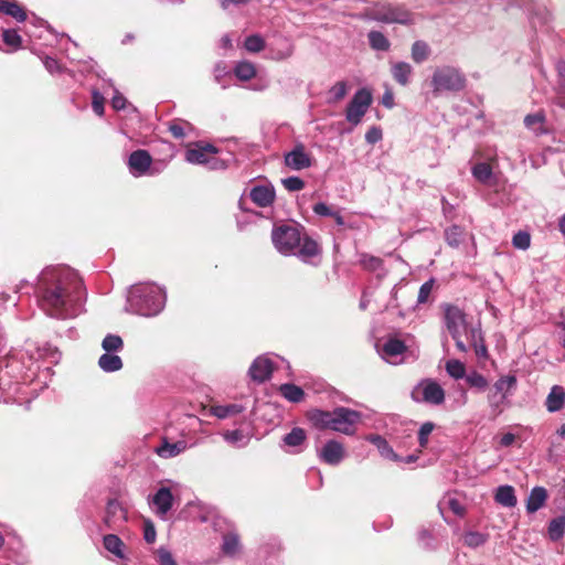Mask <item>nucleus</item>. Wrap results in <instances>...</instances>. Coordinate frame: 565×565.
Segmentation results:
<instances>
[{"label":"nucleus","mask_w":565,"mask_h":565,"mask_svg":"<svg viewBox=\"0 0 565 565\" xmlns=\"http://www.w3.org/2000/svg\"><path fill=\"white\" fill-rule=\"evenodd\" d=\"M391 74L394 81L401 86H407L411 83L413 75V66L403 61L391 62Z\"/></svg>","instance_id":"20"},{"label":"nucleus","mask_w":565,"mask_h":565,"mask_svg":"<svg viewBox=\"0 0 565 565\" xmlns=\"http://www.w3.org/2000/svg\"><path fill=\"white\" fill-rule=\"evenodd\" d=\"M279 392L287 401L292 403H299L305 397L302 388L295 384H282L279 387Z\"/></svg>","instance_id":"32"},{"label":"nucleus","mask_w":565,"mask_h":565,"mask_svg":"<svg viewBox=\"0 0 565 565\" xmlns=\"http://www.w3.org/2000/svg\"><path fill=\"white\" fill-rule=\"evenodd\" d=\"M3 42L10 50H18L21 46V36L15 30H4L2 33Z\"/></svg>","instance_id":"49"},{"label":"nucleus","mask_w":565,"mask_h":565,"mask_svg":"<svg viewBox=\"0 0 565 565\" xmlns=\"http://www.w3.org/2000/svg\"><path fill=\"white\" fill-rule=\"evenodd\" d=\"M275 189L271 184H258L250 189L249 198L259 207L270 206L275 201Z\"/></svg>","instance_id":"16"},{"label":"nucleus","mask_w":565,"mask_h":565,"mask_svg":"<svg viewBox=\"0 0 565 565\" xmlns=\"http://www.w3.org/2000/svg\"><path fill=\"white\" fill-rule=\"evenodd\" d=\"M348 94V85L345 82L340 81L337 82L330 89H329V99L328 103H338L342 100L345 95Z\"/></svg>","instance_id":"46"},{"label":"nucleus","mask_w":565,"mask_h":565,"mask_svg":"<svg viewBox=\"0 0 565 565\" xmlns=\"http://www.w3.org/2000/svg\"><path fill=\"white\" fill-rule=\"evenodd\" d=\"M369 42L371 47L376 51H387L390 49V42L386 36L377 31L369 33Z\"/></svg>","instance_id":"42"},{"label":"nucleus","mask_w":565,"mask_h":565,"mask_svg":"<svg viewBox=\"0 0 565 565\" xmlns=\"http://www.w3.org/2000/svg\"><path fill=\"white\" fill-rule=\"evenodd\" d=\"M319 458L331 466L339 465L345 457V450L342 444L335 440H329L319 451Z\"/></svg>","instance_id":"15"},{"label":"nucleus","mask_w":565,"mask_h":565,"mask_svg":"<svg viewBox=\"0 0 565 565\" xmlns=\"http://www.w3.org/2000/svg\"><path fill=\"white\" fill-rule=\"evenodd\" d=\"M472 175L479 182L487 184L490 182V179L492 178V169L488 163L480 162L472 168Z\"/></svg>","instance_id":"39"},{"label":"nucleus","mask_w":565,"mask_h":565,"mask_svg":"<svg viewBox=\"0 0 565 565\" xmlns=\"http://www.w3.org/2000/svg\"><path fill=\"white\" fill-rule=\"evenodd\" d=\"M466 86V77L462 72L454 66L437 67L431 76V87L435 95L445 92H459Z\"/></svg>","instance_id":"6"},{"label":"nucleus","mask_w":565,"mask_h":565,"mask_svg":"<svg viewBox=\"0 0 565 565\" xmlns=\"http://www.w3.org/2000/svg\"><path fill=\"white\" fill-rule=\"evenodd\" d=\"M494 500L497 503L505 508H513L516 505L515 491L512 486H500L495 490Z\"/></svg>","instance_id":"24"},{"label":"nucleus","mask_w":565,"mask_h":565,"mask_svg":"<svg viewBox=\"0 0 565 565\" xmlns=\"http://www.w3.org/2000/svg\"><path fill=\"white\" fill-rule=\"evenodd\" d=\"M244 46L248 52L257 53L264 49L265 42L259 35H249L246 38Z\"/></svg>","instance_id":"51"},{"label":"nucleus","mask_w":565,"mask_h":565,"mask_svg":"<svg viewBox=\"0 0 565 565\" xmlns=\"http://www.w3.org/2000/svg\"><path fill=\"white\" fill-rule=\"evenodd\" d=\"M281 183L290 192L300 191L305 188V182L299 177H288L282 179Z\"/></svg>","instance_id":"53"},{"label":"nucleus","mask_w":565,"mask_h":565,"mask_svg":"<svg viewBox=\"0 0 565 565\" xmlns=\"http://www.w3.org/2000/svg\"><path fill=\"white\" fill-rule=\"evenodd\" d=\"M488 540V535L477 531H469L463 535V543L469 547H479Z\"/></svg>","instance_id":"45"},{"label":"nucleus","mask_w":565,"mask_h":565,"mask_svg":"<svg viewBox=\"0 0 565 565\" xmlns=\"http://www.w3.org/2000/svg\"><path fill=\"white\" fill-rule=\"evenodd\" d=\"M518 380L515 375L508 374L500 376L494 384L492 385L491 390L495 392L497 394L504 396L507 401H509V397L514 393L516 390Z\"/></svg>","instance_id":"21"},{"label":"nucleus","mask_w":565,"mask_h":565,"mask_svg":"<svg viewBox=\"0 0 565 565\" xmlns=\"http://www.w3.org/2000/svg\"><path fill=\"white\" fill-rule=\"evenodd\" d=\"M383 138L382 129L379 126H372L365 134V141L370 145H375Z\"/></svg>","instance_id":"55"},{"label":"nucleus","mask_w":565,"mask_h":565,"mask_svg":"<svg viewBox=\"0 0 565 565\" xmlns=\"http://www.w3.org/2000/svg\"><path fill=\"white\" fill-rule=\"evenodd\" d=\"M309 419L320 429H332L352 435L356 424L361 420V414L347 407H338L332 412L315 409L309 414Z\"/></svg>","instance_id":"3"},{"label":"nucleus","mask_w":565,"mask_h":565,"mask_svg":"<svg viewBox=\"0 0 565 565\" xmlns=\"http://www.w3.org/2000/svg\"><path fill=\"white\" fill-rule=\"evenodd\" d=\"M434 430V424L430 422L424 423L418 431V441L420 447H426L428 443V437Z\"/></svg>","instance_id":"54"},{"label":"nucleus","mask_w":565,"mask_h":565,"mask_svg":"<svg viewBox=\"0 0 565 565\" xmlns=\"http://www.w3.org/2000/svg\"><path fill=\"white\" fill-rule=\"evenodd\" d=\"M98 365L105 372H116L122 367V361L116 354L105 353L99 358Z\"/></svg>","instance_id":"29"},{"label":"nucleus","mask_w":565,"mask_h":565,"mask_svg":"<svg viewBox=\"0 0 565 565\" xmlns=\"http://www.w3.org/2000/svg\"><path fill=\"white\" fill-rule=\"evenodd\" d=\"M430 49L424 41H416L412 45V58L416 63H423L429 56Z\"/></svg>","instance_id":"38"},{"label":"nucleus","mask_w":565,"mask_h":565,"mask_svg":"<svg viewBox=\"0 0 565 565\" xmlns=\"http://www.w3.org/2000/svg\"><path fill=\"white\" fill-rule=\"evenodd\" d=\"M173 494L170 488L161 487L151 498L150 505L158 516L164 519L173 505Z\"/></svg>","instance_id":"14"},{"label":"nucleus","mask_w":565,"mask_h":565,"mask_svg":"<svg viewBox=\"0 0 565 565\" xmlns=\"http://www.w3.org/2000/svg\"><path fill=\"white\" fill-rule=\"evenodd\" d=\"M92 106H93V110L97 115L102 116L104 114V97L97 90L93 92V103H92Z\"/></svg>","instance_id":"58"},{"label":"nucleus","mask_w":565,"mask_h":565,"mask_svg":"<svg viewBox=\"0 0 565 565\" xmlns=\"http://www.w3.org/2000/svg\"><path fill=\"white\" fill-rule=\"evenodd\" d=\"M284 162L289 169L300 171L312 166V157L303 143H297L289 152L285 153Z\"/></svg>","instance_id":"11"},{"label":"nucleus","mask_w":565,"mask_h":565,"mask_svg":"<svg viewBox=\"0 0 565 565\" xmlns=\"http://www.w3.org/2000/svg\"><path fill=\"white\" fill-rule=\"evenodd\" d=\"M282 440L284 445L290 448V452L299 454L303 450V447L306 445L307 434L305 429L300 427H295L291 429L290 433L285 435Z\"/></svg>","instance_id":"18"},{"label":"nucleus","mask_w":565,"mask_h":565,"mask_svg":"<svg viewBox=\"0 0 565 565\" xmlns=\"http://www.w3.org/2000/svg\"><path fill=\"white\" fill-rule=\"evenodd\" d=\"M488 404L491 411V414L497 417L504 411V407L509 405V401L505 399L504 396H501L493 392L491 388L487 396Z\"/></svg>","instance_id":"30"},{"label":"nucleus","mask_w":565,"mask_h":565,"mask_svg":"<svg viewBox=\"0 0 565 565\" xmlns=\"http://www.w3.org/2000/svg\"><path fill=\"white\" fill-rule=\"evenodd\" d=\"M102 347L106 353L118 352L124 348V342L119 335L107 334L102 342Z\"/></svg>","instance_id":"44"},{"label":"nucleus","mask_w":565,"mask_h":565,"mask_svg":"<svg viewBox=\"0 0 565 565\" xmlns=\"http://www.w3.org/2000/svg\"><path fill=\"white\" fill-rule=\"evenodd\" d=\"M445 238L449 246L458 247L463 238V230L458 225H452L445 231Z\"/></svg>","instance_id":"40"},{"label":"nucleus","mask_w":565,"mask_h":565,"mask_svg":"<svg viewBox=\"0 0 565 565\" xmlns=\"http://www.w3.org/2000/svg\"><path fill=\"white\" fill-rule=\"evenodd\" d=\"M234 74L241 81H249L256 75V68L253 63L243 61L236 64Z\"/></svg>","instance_id":"37"},{"label":"nucleus","mask_w":565,"mask_h":565,"mask_svg":"<svg viewBox=\"0 0 565 565\" xmlns=\"http://www.w3.org/2000/svg\"><path fill=\"white\" fill-rule=\"evenodd\" d=\"M548 537L552 541L561 540L565 534V516H557L548 523L547 527Z\"/></svg>","instance_id":"34"},{"label":"nucleus","mask_w":565,"mask_h":565,"mask_svg":"<svg viewBox=\"0 0 565 565\" xmlns=\"http://www.w3.org/2000/svg\"><path fill=\"white\" fill-rule=\"evenodd\" d=\"M467 339L473 347L476 355L479 359L484 360L488 358V350L480 328H470V335Z\"/></svg>","instance_id":"25"},{"label":"nucleus","mask_w":565,"mask_h":565,"mask_svg":"<svg viewBox=\"0 0 565 565\" xmlns=\"http://www.w3.org/2000/svg\"><path fill=\"white\" fill-rule=\"evenodd\" d=\"M0 12L22 22L26 19V13L15 0H0Z\"/></svg>","instance_id":"26"},{"label":"nucleus","mask_w":565,"mask_h":565,"mask_svg":"<svg viewBox=\"0 0 565 565\" xmlns=\"http://www.w3.org/2000/svg\"><path fill=\"white\" fill-rule=\"evenodd\" d=\"M374 19L386 23L407 24L414 21L412 14L402 7L391 4L377 6L373 11Z\"/></svg>","instance_id":"9"},{"label":"nucleus","mask_w":565,"mask_h":565,"mask_svg":"<svg viewBox=\"0 0 565 565\" xmlns=\"http://www.w3.org/2000/svg\"><path fill=\"white\" fill-rule=\"evenodd\" d=\"M512 244L515 248L526 250L531 246V235L526 231H519L512 238Z\"/></svg>","instance_id":"50"},{"label":"nucleus","mask_w":565,"mask_h":565,"mask_svg":"<svg viewBox=\"0 0 565 565\" xmlns=\"http://www.w3.org/2000/svg\"><path fill=\"white\" fill-rule=\"evenodd\" d=\"M545 122V115L543 111H537L535 114H529L524 118V125L527 129L532 130L536 135L545 134V129L543 127Z\"/></svg>","instance_id":"28"},{"label":"nucleus","mask_w":565,"mask_h":565,"mask_svg":"<svg viewBox=\"0 0 565 565\" xmlns=\"http://www.w3.org/2000/svg\"><path fill=\"white\" fill-rule=\"evenodd\" d=\"M243 412V407L237 404L215 405L211 407V414L220 419H224Z\"/></svg>","instance_id":"31"},{"label":"nucleus","mask_w":565,"mask_h":565,"mask_svg":"<svg viewBox=\"0 0 565 565\" xmlns=\"http://www.w3.org/2000/svg\"><path fill=\"white\" fill-rule=\"evenodd\" d=\"M369 439L372 444H374L377 447L382 456L386 458L395 457L393 449L390 447V445L383 437L379 435H372L369 437Z\"/></svg>","instance_id":"48"},{"label":"nucleus","mask_w":565,"mask_h":565,"mask_svg":"<svg viewBox=\"0 0 565 565\" xmlns=\"http://www.w3.org/2000/svg\"><path fill=\"white\" fill-rule=\"evenodd\" d=\"M185 126H190L188 122L172 121L169 125V131L175 138H182L185 136Z\"/></svg>","instance_id":"56"},{"label":"nucleus","mask_w":565,"mask_h":565,"mask_svg":"<svg viewBox=\"0 0 565 565\" xmlns=\"http://www.w3.org/2000/svg\"><path fill=\"white\" fill-rule=\"evenodd\" d=\"M43 63H44L45 68H46L50 73H55V72H57V71H58V68H60V67H58V63H57V61H56L55 58H53V57H49V56H47V57H45V58H44V61H43Z\"/></svg>","instance_id":"64"},{"label":"nucleus","mask_w":565,"mask_h":565,"mask_svg":"<svg viewBox=\"0 0 565 565\" xmlns=\"http://www.w3.org/2000/svg\"><path fill=\"white\" fill-rule=\"evenodd\" d=\"M18 384H19L18 381L12 382L10 380L9 371L0 370V390L3 391L8 395V397L4 398V402H9L11 399V392L17 391L15 386Z\"/></svg>","instance_id":"43"},{"label":"nucleus","mask_w":565,"mask_h":565,"mask_svg":"<svg viewBox=\"0 0 565 565\" xmlns=\"http://www.w3.org/2000/svg\"><path fill=\"white\" fill-rule=\"evenodd\" d=\"M36 295L40 308L50 317L70 319L78 316L85 289L78 274L70 267H46L39 276Z\"/></svg>","instance_id":"1"},{"label":"nucleus","mask_w":565,"mask_h":565,"mask_svg":"<svg viewBox=\"0 0 565 565\" xmlns=\"http://www.w3.org/2000/svg\"><path fill=\"white\" fill-rule=\"evenodd\" d=\"M292 54V46L287 43L284 50L273 53V57L276 60H285Z\"/></svg>","instance_id":"63"},{"label":"nucleus","mask_w":565,"mask_h":565,"mask_svg":"<svg viewBox=\"0 0 565 565\" xmlns=\"http://www.w3.org/2000/svg\"><path fill=\"white\" fill-rule=\"evenodd\" d=\"M313 212L320 216H332L334 211L326 203L320 202L313 206Z\"/></svg>","instance_id":"60"},{"label":"nucleus","mask_w":565,"mask_h":565,"mask_svg":"<svg viewBox=\"0 0 565 565\" xmlns=\"http://www.w3.org/2000/svg\"><path fill=\"white\" fill-rule=\"evenodd\" d=\"M111 106L116 110H121L126 106V98L121 94H119L117 90L115 92V95L111 98Z\"/></svg>","instance_id":"62"},{"label":"nucleus","mask_w":565,"mask_h":565,"mask_svg":"<svg viewBox=\"0 0 565 565\" xmlns=\"http://www.w3.org/2000/svg\"><path fill=\"white\" fill-rule=\"evenodd\" d=\"M216 153L217 149L210 143H195L193 147L188 148L185 152V160L192 164H206L211 169H216Z\"/></svg>","instance_id":"8"},{"label":"nucleus","mask_w":565,"mask_h":565,"mask_svg":"<svg viewBox=\"0 0 565 565\" xmlns=\"http://www.w3.org/2000/svg\"><path fill=\"white\" fill-rule=\"evenodd\" d=\"M273 370V361L268 356H258L252 363L248 372L254 381L263 383L270 377Z\"/></svg>","instance_id":"17"},{"label":"nucleus","mask_w":565,"mask_h":565,"mask_svg":"<svg viewBox=\"0 0 565 565\" xmlns=\"http://www.w3.org/2000/svg\"><path fill=\"white\" fill-rule=\"evenodd\" d=\"M434 284H435V279L430 278L429 280H427L426 282H424L420 286L419 291H418V297H417V303L422 305V303H426L428 301L430 294L433 291V288H434Z\"/></svg>","instance_id":"52"},{"label":"nucleus","mask_w":565,"mask_h":565,"mask_svg":"<svg viewBox=\"0 0 565 565\" xmlns=\"http://www.w3.org/2000/svg\"><path fill=\"white\" fill-rule=\"evenodd\" d=\"M156 536H157V533H156V529L153 526V524L149 521L145 522V527H143V539L147 543H153L156 541Z\"/></svg>","instance_id":"59"},{"label":"nucleus","mask_w":565,"mask_h":565,"mask_svg":"<svg viewBox=\"0 0 565 565\" xmlns=\"http://www.w3.org/2000/svg\"><path fill=\"white\" fill-rule=\"evenodd\" d=\"M104 547L118 558H125V544L115 534H107L103 539Z\"/></svg>","instance_id":"27"},{"label":"nucleus","mask_w":565,"mask_h":565,"mask_svg":"<svg viewBox=\"0 0 565 565\" xmlns=\"http://www.w3.org/2000/svg\"><path fill=\"white\" fill-rule=\"evenodd\" d=\"M382 105L386 108H393L394 103V94L393 90L390 87H386V90L384 92L381 100Z\"/></svg>","instance_id":"61"},{"label":"nucleus","mask_w":565,"mask_h":565,"mask_svg":"<svg viewBox=\"0 0 565 565\" xmlns=\"http://www.w3.org/2000/svg\"><path fill=\"white\" fill-rule=\"evenodd\" d=\"M275 248L282 255H297L303 262H310L320 254L321 249L316 241L301 234L300 230L291 225L275 227L271 232Z\"/></svg>","instance_id":"2"},{"label":"nucleus","mask_w":565,"mask_h":565,"mask_svg":"<svg viewBox=\"0 0 565 565\" xmlns=\"http://www.w3.org/2000/svg\"><path fill=\"white\" fill-rule=\"evenodd\" d=\"M548 498L547 491L543 487H534L526 499V512L532 514L543 508Z\"/></svg>","instance_id":"22"},{"label":"nucleus","mask_w":565,"mask_h":565,"mask_svg":"<svg viewBox=\"0 0 565 565\" xmlns=\"http://www.w3.org/2000/svg\"><path fill=\"white\" fill-rule=\"evenodd\" d=\"M565 403V390L559 385H554L548 393L545 406L548 412L555 413L563 408Z\"/></svg>","instance_id":"23"},{"label":"nucleus","mask_w":565,"mask_h":565,"mask_svg":"<svg viewBox=\"0 0 565 565\" xmlns=\"http://www.w3.org/2000/svg\"><path fill=\"white\" fill-rule=\"evenodd\" d=\"M466 382L471 386L482 392L488 387V380L481 373L471 372L466 375Z\"/></svg>","instance_id":"47"},{"label":"nucleus","mask_w":565,"mask_h":565,"mask_svg":"<svg viewBox=\"0 0 565 565\" xmlns=\"http://www.w3.org/2000/svg\"><path fill=\"white\" fill-rule=\"evenodd\" d=\"M186 447L188 444L184 440L170 443L167 438H163L161 444L156 447L154 452L161 458L169 459L182 454Z\"/></svg>","instance_id":"19"},{"label":"nucleus","mask_w":565,"mask_h":565,"mask_svg":"<svg viewBox=\"0 0 565 565\" xmlns=\"http://www.w3.org/2000/svg\"><path fill=\"white\" fill-rule=\"evenodd\" d=\"M359 265L367 271H377L383 269V260L380 257L361 253L359 255Z\"/></svg>","instance_id":"33"},{"label":"nucleus","mask_w":565,"mask_h":565,"mask_svg":"<svg viewBox=\"0 0 565 565\" xmlns=\"http://www.w3.org/2000/svg\"><path fill=\"white\" fill-rule=\"evenodd\" d=\"M372 100V94L367 88L358 89L347 106V120L351 125L358 126L362 121V118L366 114L367 109L370 108Z\"/></svg>","instance_id":"7"},{"label":"nucleus","mask_w":565,"mask_h":565,"mask_svg":"<svg viewBox=\"0 0 565 565\" xmlns=\"http://www.w3.org/2000/svg\"><path fill=\"white\" fill-rule=\"evenodd\" d=\"M158 565H178L171 553L161 547L158 550Z\"/></svg>","instance_id":"57"},{"label":"nucleus","mask_w":565,"mask_h":565,"mask_svg":"<svg viewBox=\"0 0 565 565\" xmlns=\"http://www.w3.org/2000/svg\"><path fill=\"white\" fill-rule=\"evenodd\" d=\"M128 301L136 313L143 317H152L163 309L166 295L154 284H139L130 289Z\"/></svg>","instance_id":"4"},{"label":"nucleus","mask_w":565,"mask_h":565,"mask_svg":"<svg viewBox=\"0 0 565 565\" xmlns=\"http://www.w3.org/2000/svg\"><path fill=\"white\" fill-rule=\"evenodd\" d=\"M444 311V323L447 331L450 333L454 339L457 349L460 352H467L468 347L462 340V335L467 338L470 335V328H475L473 326H469L467 321V315L462 309L458 306L451 303H444L441 306Z\"/></svg>","instance_id":"5"},{"label":"nucleus","mask_w":565,"mask_h":565,"mask_svg":"<svg viewBox=\"0 0 565 565\" xmlns=\"http://www.w3.org/2000/svg\"><path fill=\"white\" fill-rule=\"evenodd\" d=\"M446 509L450 510L458 516H462L465 514V507L452 495H447L439 502L440 512L444 513Z\"/></svg>","instance_id":"35"},{"label":"nucleus","mask_w":565,"mask_h":565,"mask_svg":"<svg viewBox=\"0 0 565 565\" xmlns=\"http://www.w3.org/2000/svg\"><path fill=\"white\" fill-rule=\"evenodd\" d=\"M418 394L422 395V401L434 405H439L445 399L443 387L434 381L423 382L413 393L415 399H419Z\"/></svg>","instance_id":"13"},{"label":"nucleus","mask_w":565,"mask_h":565,"mask_svg":"<svg viewBox=\"0 0 565 565\" xmlns=\"http://www.w3.org/2000/svg\"><path fill=\"white\" fill-rule=\"evenodd\" d=\"M151 163L152 158L150 153L142 149L132 151L127 162L129 172L136 178L146 174H152L153 172L151 171Z\"/></svg>","instance_id":"12"},{"label":"nucleus","mask_w":565,"mask_h":565,"mask_svg":"<svg viewBox=\"0 0 565 565\" xmlns=\"http://www.w3.org/2000/svg\"><path fill=\"white\" fill-rule=\"evenodd\" d=\"M407 347L405 342L396 337H388L383 345L379 348L380 355L391 364H399L403 362L404 353Z\"/></svg>","instance_id":"10"},{"label":"nucleus","mask_w":565,"mask_h":565,"mask_svg":"<svg viewBox=\"0 0 565 565\" xmlns=\"http://www.w3.org/2000/svg\"><path fill=\"white\" fill-rule=\"evenodd\" d=\"M239 539L236 533H228L223 537L222 551L228 556H234L239 552Z\"/></svg>","instance_id":"36"},{"label":"nucleus","mask_w":565,"mask_h":565,"mask_svg":"<svg viewBox=\"0 0 565 565\" xmlns=\"http://www.w3.org/2000/svg\"><path fill=\"white\" fill-rule=\"evenodd\" d=\"M446 371L455 380H460L466 377V367L465 364L456 359L448 360L446 362Z\"/></svg>","instance_id":"41"}]
</instances>
